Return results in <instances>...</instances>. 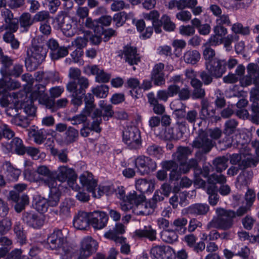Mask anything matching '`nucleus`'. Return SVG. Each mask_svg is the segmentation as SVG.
<instances>
[{
  "label": "nucleus",
  "instance_id": "obj_6",
  "mask_svg": "<svg viewBox=\"0 0 259 259\" xmlns=\"http://www.w3.org/2000/svg\"><path fill=\"white\" fill-rule=\"evenodd\" d=\"M226 182V178L225 176L220 174H213L208 179V183L210 184L207 187V193L209 195L208 201L212 206L215 205L219 200V196L218 194V188L215 184L219 183L224 184Z\"/></svg>",
  "mask_w": 259,
  "mask_h": 259
},
{
  "label": "nucleus",
  "instance_id": "obj_33",
  "mask_svg": "<svg viewBox=\"0 0 259 259\" xmlns=\"http://www.w3.org/2000/svg\"><path fill=\"white\" fill-rule=\"evenodd\" d=\"M174 132V128L169 127L161 128L160 130H157L156 132V137L159 139L164 140H178L180 139V134L175 137L172 134Z\"/></svg>",
  "mask_w": 259,
  "mask_h": 259
},
{
  "label": "nucleus",
  "instance_id": "obj_59",
  "mask_svg": "<svg viewBox=\"0 0 259 259\" xmlns=\"http://www.w3.org/2000/svg\"><path fill=\"white\" fill-rule=\"evenodd\" d=\"M213 168V166L210 164V163H204L201 168L200 166L199 168L196 169V177H199L200 176H202L203 178H208L210 176H209V173Z\"/></svg>",
  "mask_w": 259,
  "mask_h": 259
},
{
  "label": "nucleus",
  "instance_id": "obj_48",
  "mask_svg": "<svg viewBox=\"0 0 259 259\" xmlns=\"http://www.w3.org/2000/svg\"><path fill=\"white\" fill-rule=\"evenodd\" d=\"M210 106V103L208 99L205 98L201 100L200 102V109L199 111L200 119L203 121H206L207 119V116L210 115L209 112L207 110Z\"/></svg>",
  "mask_w": 259,
  "mask_h": 259
},
{
  "label": "nucleus",
  "instance_id": "obj_55",
  "mask_svg": "<svg viewBox=\"0 0 259 259\" xmlns=\"http://www.w3.org/2000/svg\"><path fill=\"white\" fill-rule=\"evenodd\" d=\"M162 148L155 144H152L147 146L146 153L151 156L159 158L163 154Z\"/></svg>",
  "mask_w": 259,
  "mask_h": 259
},
{
  "label": "nucleus",
  "instance_id": "obj_23",
  "mask_svg": "<svg viewBox=\"0 0 259 259\" xmlns=\"http://www.w3.org/2000/svg\"><path fill=\"white\" fill-rule=\"evenodd\" d=\"M1 172L8 181H16L21 174V170L14 167L9 161H6L2 165Z\"/></svg>",
  "mask_w": 259,
  "mask_h": 259
},
{
  "label": "nucleus",
  "instance_id": "obj_11",
  "mask_svg": "<svg viewBox=\"0 0 259 259\" xmlns=\"http://www.w3.org/2000/svg\"><path fill=\"white\" fill-rule=\"evenodd\" d=\"M22 220L29 227L39 229L44 225L45 220L43 216L32 210L23 212Z\"/></svg>",
  "mask_w": 259,
  "mask_h": 259
},
{
  "label": "nucleus",
  "instance_id": "obj_45",
  "mask_svg": "<svg viewBox=\"0 0 259 259\" xmlns=\"http://www.w3.org/2000/svg\"><path fill=\"white\" fill-rule=\"evenodd\" d=\"M78 137V132L73 127L69 126L65 133L64 142L66 145L70 144L77 140Z\"/></svg>",
  "mask_w": 259,
  "mask_h": 259
},
{
  "label": "nucleus",
  "instance_id": "obj_58",
  "mask_svg": "<svg viewBox=\"0 0 259 259\" xmlns=\"http://www.w3.org/2000/svg\"><path fill=\"white\" fill-rule=\"evenodd\" d=\"M0 61L3 65L1 69V72L3 76H7V73L10 70V67L13 65V60L10 57L5 56Z\"/></svg>",
  "mask_w": 259,
  "mask_h": 259
},
{
  "label": "nucleus",
  "instance_id": "obj_25",
  "mask_svg": "<svg viewBox=\"0 0 259 259\" xmlns=\"http://www.w3.org/2000/svg\"><path fill=\"white\" fill-rule=\"evenodd\" d=\"M90 223V212L78 211L73 220L74 227L78 230H85Z\"/></svg>",
  "mask_w": 259,
  "mask_h": 259
},
{
  "label": "nucleus",
  "instance_id": "obj_46",
  "mask_svg": "<svg viewBox=\"0 0 259 259\" xmlns=\"http://www.w3.org/2000/svg\"><path fill=\"white\" fill-rule=\"evenodd\" d=\"M115 191V188L113 185L99 186L95 192H93V196L96 198H100L103 194L110 195Z\"/></svg>",
  "mask_w": 259,
  "mask_h": 259
},
{
  "label": "nucleus",
  "instance_id": "obj_61",
  "mask_svg": "<svg viewBox=\"0 0 259 259\" xmlns=\"http://www.w3.org/2000/svg\"><path fill=\"white\" fill-rule=\"evenodd\" d=\"M231 30L235 34H240L243 35H247L250 33V29L248 26L243 27L240 23H236L232 25Z\"/></svg>",
  "mask_w": 259,
  "mask_h": 259
},
{
  "label": "nucleus",
  "instance_id": "obj_40",
  "mask_svg": "<svg viewBox=\"0 0 259 259\" xmlns=\"http://www.w3.org/2000/svg\"><path fill=\"white\" fill-rule=\"evenodd\" d=\"M156 231L153 229L151 226H145L143 229L137 230L135 231V235L139 237H146L150 241L156 239Z\"/></svg>",
  "mask_w": 259,
  "mask_h": 259
},
{
  "label": "nucleus",
  "instance_id": "obj_8",
  "mask_svg": "<svg viewBox=\"0 0 259 259\" xmlns=\"http://www.w3.org/2000/svg\"><path fill=\"white\" fill-rule=\"evenodd\" d=\"M133 206L130 209L137 215H148L151 214L155 208L150 206V201H145V197L143 194L132 196Z\"/></svg>",
  "mask_w": 259,
  "mask_h": 259
},
{
  "label": "nucleus",
  "instance_id": "obj_52",
  "mask_svg": "<svg viewBox=\"0 0 259 259\" xmlns=\"http://www.w3.org/2000/svg\"><path fill=\"white\" fill-rule=\"evenodd\" d=\"M61 197V192L56 188L52 190L50 193L49 198L47 199L49 206L51 207H55L60 201Z\"/></svg>",
  "mask_w": 259,
  "mask_h": 259
},
{
  "label": "nucleus",
  "instance_id": "obj_35",
  "mask_svg": "<svg viewBox=\"0 0 259 259\" xmlns=\"http://www.w3.org/2000/svg\"><path fill=\"white\" fill-rule=\"evenodd\" d=\"M252 177L251 171H243L238 175L236 182V186L238 189H241L244 187L248 186Z\"/></svg>",
  "mask_w": 259,
  "mask_h": 259
},
{
  "label": "nucleus",
  "instance_id": "obj_14",
  "mask_svg": "<svg viewBox=\"0 0 259 259\" xmlns=\"http://www.w3.org/2000/svg\"><path fill=\"white\" fill-rule=\"evenodd\" d=\"M214 144L215 142L208 138L207 134L202 131L193 141L192 146L202 150L205 153H208Z\"/></svg>",
  "mask_w": 259,
  "mask_h": 259
},
{
  "label": "nucleus",
  "instance_id": "obj_51",
  "mask_svg": "<svg viewBox=\"0 0 259 259\" xmlns=\"http://www.w3.org/2000/svg\"><path fill=\"white\" fill-rule=\"evenodd\" d=\"M68 54L67 48L64 46H59L52 52H50V56L52 60H58L64 57Z\"/></svg>",
  "mask_w": 259,
  "mask_h": 259
},
{
  "label": "nucleus",
  "instance_id": "obj_18",
  "mask_svg": "<svg viewBox=\"0 0 259 259\" xmlns=\"http://www.w3.org/2000/svg\"><path fill=\"white\" fill-rule=\"evenodd\" d=\"M108 220V215L103 211L90 212V224L96 229H101L105 227Z\"/></svg>",
  "mask_w": 259,
  "mask_h": 259
},
{
  "label": "nucleus",
  "instance_id": "obj_41",
  "mask_svg": "<svg viewBox=\"0 0 259 259\" xmlns=\"http://www.w3.org/2000/svg\"><path fill=\"white\" fill-rule=\"evenodd\" d=\"M229 158L226 156H218L215 158L212 162L213 168L217 172L221 173L228 166Z\"/></svg>",
  "mask_w": 259,
  "mask_h": 259
},
{
  "label": "nucleus",
  "instance_id": "obj_32",
  "mask_svg": "<svg viewBox=\"0 0 259 259\" xmlns=\"http://www.w3.org/2000/svg\"><path fill=\"white\" fill-rule=\"evenodd\" d=\"M199 118L200 116L197 111L196 109H192L187 112L185 120L178 121L177 122V124L180 126H183L186 128L187 122L189 124L192 125L194 127L196 122Z\"/></svg>",
  "mask_w": 259,
  "mask_h": 259
},
{
  "label": "nucleus",
  "instance_id": "obj_28",
  "mask_svg": "<svg viewBox=\"0 0 259 259\" xmlns=\"http://www.w3.org/2000/svg\"><path fill=\"white\" fill-rule=\"evenodd\" d=\"M87 69L92 75H96L95 81L99 83L108 82L111 78V75L106 73L103 69L98 65L89 66Z\"/></svg>",
  "mask_w": 259,
  "mask_h": 259
},
{
  "label": "nucleus",
  "instance_id": "obj_13",
  "mask_svg": "<svg viewBox=\"0 0 259 259\" xmlns=\"http://www.w3.org/2000/svg\"><path fill=\"white\" fill-rule=\"evenodd\" d=\"M206 69L215 76V79L221 78L227 70V61L214 58L210 62H205Z\"/></svg>",
  "mask_w": 259,
  "mask_h": 259
},
{
  "label": "nucleus",
  "instance_id": "obj_31",
  "mask_svg": "<svg viewBox=\"0 0 259 259\" xmlns=\"http://www.w3.org/2000/svg\"><path fill=\"white\" fill-rule=\"evenodd\" d=\"M74 200L70 198H66L60 203L59 208L60 210V217L63 219L70 216L71 210L74 207Z\"/></svg>",
  "mask_w": 259,
  "mask_h": 259
},
{
  "label": "nucleus",
  "instance_id": "obj_64",
  "mask_svg": "<svg viewBox=\"0 0 259 259\" xmlns=\"http://www.w3.org/2000/svg\"><path fill=\"white\" fill-rule=\"evenodd\" d=\"M24 175L25 179L30 182H41L42 180L40 178V175L37 172V169L35 170L26 169L24 171Z\"/></svg>",
  "mask_w": 259,
  "mask_h": 259
},
{
  "label": "nucleus",
  "instance_id": "obj_22",
  "mask_svg": "<svg viewBox=\"0 0 259 259\" xmlns=\"http://www.w3.org/2000/svg\"><path fill=\"white\" fill-rule=\"evenodd\" d=\"M37 172L40 175V178L42 179L41 182L50 188L55 187L54 171H51L46 165H40L37 167Z\"/></svg>",
  "mask_w": 259,
  "mask_h": 259
},
{
  "label": "nucleus",
  "instance_id": "obj_36",
  "mask_svg": "<svg viewBox=\"0 0 259 259\" xmlns=\"http://www.w3.org/2000/svg\"><path fill=\"white\" fill-rule=\"evenodd\" d=\"M85 107L83 112L87 114L89 117H92V114L96 110V105L94 103V96L92 94L88 93L84 95ZM97 109H96L97 110Z\"/></svg>",
  "mask_w": 259,
  "mask_h": 259
},
{
  "label": "nucleus",
  "instance_id": "obj_63",
  "mask_svg": "<svg viewBox=\"0 0 259 259\" xmlns=\"http://www.w3.org/2000/svg\"><path fill=\"white\" fill-rule=\"evenodd\" d=\"M11 121L12 123L22 127H26L30 124V120L28 118L21 115L20 113L15 117L12 118Z\"/></svg>",
  "mask_w": 259,
  "mask_h": 259
},
{
  "label": "nucleus",
  "instance_id": "obj_30",
  "mask_svg": "<svg viewBox=\"0 0 259 259\" xmlns=\"http://www.w3.org/2000/svg\"><path fill=\"white\" fill-rule=\"evenodd\" d=\"M104 236L105 237L113 240L116 244L121 245L120 252L122 253L125 254H128L130 253L131 247L128 243H126L125 238L117 237L112 232H106Z\"/></svg>",
  "mask_w": 259,
  "mask_h": 259
},
{
  "label": "nucleus",
  "instance_id": "obj_5",
  "mask_svg": "<svg viewBox=\"0 0 259 259\" xmlns=\"http://www.w3.org/2000/svg\"><path fill=\"white\" fill-rule=\"evenodd\" d=\"M47 243L51 249L61 251V254H66L70 251L68 247L67 238L63 234L62 230L55 229L48 236Z\"/></svg>",
  "mask_w": 259,
  "mask_h": 259
},
{
  "label": "nucleus",
  "instance_id": "obj_9",
  "mask_svg": "<svg viewBox=\"0 0 259 259\" xmlns=\"http://www.w3.org/2000/svg\"><path fill=\"white\" fill-rule=\"evenodd\" d=\"M55 185L56 181L61 182L67 181L69 185L73 184L77 179L74 170L66 166H60L56 170H54Z\"/></svg>",
  "mask_w": 259,
  "mask_h": 259
},
{
  "label": "nucleus",
  "instance_id": "obj_21",
  "mask_svg": "<svg viewBox=\"0 0 259 259\" xmlns=\"http://www.w3.org/2000/svg\"><path fill=\"white\" fill-rule=\"evenodd\" d=\"M58 27L62 29L63 33L67 36L71 37L74 35V31L72 30L73 21L68 17L64 15H58L56 18Z\"/></svg>",
  "mask_w": 259,
  "mask_h": 259
},
{
  "label": "nucleus",
  "instance_id": "obj_19",
  "mask_svg": "<svg viewBox=\"0 0 259 259\" xmlns=\"http://www.w3.org/2000/svg\"><path fill=\"white\" fill-rule=\"evenodd\" d=\"M1 15L5 22V25L3 26L4 29L16 32L18 29V20L14 18L11 11L4 9L1 11Z\"/></svg>",
  "mask_w": 259,
  "mask_h": 259
},
{
  "label": "nucleus",
  "instance_id": "obj_38",
  "mask_svg": "<svg viewBox=\"0 0 259 259\" xmlns=\"http://www.w3.org/2000/svg\"><path fill=\"white\" fill-rule=\"evenodd\" d=\"M209 209V206L204 203H196L190 205L187 208L188 213L194 215H204Z\"/></svg>",
  "mask_w": 259,
  "mask_h": 259
},
{
  "label": "nucleus",
  "instance_id": "obj_2",
  "mask_svg": "<svg viewBox=\"0 0 259 259\" xmlns=\"http://www.w3.org/2000/svg\"><path fill=\"white\" fill-rule=\"evenodd\" d=\"M89 85V80L85 77H81L77 81H70L67 84L66 89L71 94L70 103L74 106V112L82 104V98Z\"/></svg>",
  "mask_w": 259,
  "mask_h": 259
},
{
  "label": "nucleus",
  "instance_id": "obj_54",
  "mask_svg": "<svg viewBox=\"0 0 259 259\" xmlns=\"http://www.w3.org/2000/svg\"><path fill=\"white\" fill-rule=\"evenodd\" d=\"M34 205L36 209L41 213L47 211L49 206L47 199L41 196L36 197Z\"/></svg>",
  "mask_w": 259,
  "mask_h": 259
},
{
  "label": "nucleus",
  "instance_id": "obj_26",
  "mask_svg": "<svg viewBox=\"0 0 259 259\" xmlns=\"http://www.w3.org/2000/svg\"><path fill=\"white\" fill-rule=\"evenodd\" d=\"M122 54L124 56L125 62L131 65L137 64L140 61V57L136 47L127 45L123 48Z\"/></svg>",
  "mask_w": 259,
  "mask_h": 259
},
{
  "label": "nucleus",
  "instance_id": "obj_16",
  "mask_svg": "<svg viewBox=\"0 0 259 259\" xmlns=\"http://www.w3.org/2000/svg\"><path fill=\"white\" fill-rule=\"evenodd\" d=\"M2 147L5 153L15 152L21 155L25 153V147L23 144L22 140L18 137L13 138L10 142L2 143Z\"/></svg>",
  "mask_w": 259,
  "mask_h": 259
},
{
  "label": "nucleus",
  "instance_id": "obj_50",
  "mask_svg": "<svg viewBox=\"0 0 259 259\" xmlns=\"http://www.w3.org/2000/svg\"><path fill=\"white\" fill-rule=\"evenodd\" d=\"M162 240L168 243H172L178 240V236L174 230H165L161 233Z\"/></svg>",
  "mask_w": 259,
  "mask_h": 259
},
{
  "label": "nucleus",
  "instance_id": "obj_29",
  "mask_svg": "<svg viewBox=\"0 0 259 259\" xmlns=\"http://www.w3.org/2000/svg\"><path fill=\"white\" fill-rule=\"evenodd\" d=\"M190 85L193 88L191 97L194 100L205 99L206 95L205 90L203 88V82L200 80H195Z\"/></svg>",
  "mask_w": 259,
  "mask_h": 259
},
{
  "label": "nucleus",
  "instance_id": "obj_3",
  "mask_svg": "<svg viewBox=\"0 0 259 259\" xmlns=\"http://www.w3.org/2000/svg\"><path fill=\"white\" fill-rule=\"evenodd\" d=\"M217 217L209 223L211 227L227 231L232 228L235 218V211L222 207L216 208Z\"/></svg>",
  "mask_w": 259,
  "mask_h": 259
},
{
  "label": "nucleus",
  "instance_id": "obj_24",
  "mask_svg": "<svg viewBox=\"0 0 259 259\" xmlns=\"http://www.w3.org/2000/svg\"><path fill=\"white\" fill-rule=\"evenodd\" d=\"M27 131L29 137L32 138L34 142L38 145L44 143L49 135L47 130L45 128L38 129L35 126H31Z\"/></svg>",
  "mask_w": 259,
  "mask_h": 259
},
{
  "label": "nucleus",
  "instance_id": "obj_15",
  "mask_svg": "<svg viewBox=\"0 0 259 259\" xmlns=\"http://www.w3.org/2000/svg\"><path fill=\"white\" fill-rule=\"evenodd\" d=\"M98 243L91 237L84 238L81 242L79 259L87 257L96 252Z\"/></svg>",
  "mask_w": 259,
  "mask_h": 259
},
{
  "label": "nucleus",
  "instance_id": "obj_53",
  "mask_svg": "<svg viewBox=\"0 0 259 259\" xmlns=\"http://www.w3.org/2000/svg\"><path fill=\"white\" fill-rule=\"evenodd\" d=\"M13 31H7L3 35V39L7 42L11 44V47L13 49H17L19 48L20 43L18 40L15 38Z\"/></svg>",
  "mask_w": 259,
  "mask_h": 259
},
{
  "label": "nucleus",
  "instance_id": "obj_34",
  "mask_svg": "<svg viewBox=\"0 0 259 259\" xmlns=\"http://www.w3.org/2000/svg\"><path fill=\"white\" fill-rule=\"evenodd\" d=\"M192 151L187 147H180L177 152L173 154L175 159L180 163V167H182L188 159L189 155H191Z\"/></svg>",
  "mask_w": 259,
  "mask_h": 259
},
{
  "label": "nucleus",
  "instance_id": "obj_10",
  "mask_svg": "<svg viewBox=\"0 0 259 259\" xmlns=\"http://www.w3.org/2000/svg\"><path fill=\"white\" fill-rule=\"evenodd\" d=\"M135 164L138 171L142 175L148 174L156 170L157 164L151 158L140 156L135 160Z\"/></svg>",
  "mask_w": 259,
  "mask_h": 259
},
{
  "label": "nucleus",
  "instance_id": "obj_27",
  "mask_svg": "<svg viewBox=\"0 0 259 259\" xmlns=\"http://www.w3.org/2000/svg\"><path fill=\"white\" fill-rule=\"evenodd\" d=\"M79 180L82 185L93 195V192L96 190L95 188L97 187V181L94 179L92 174L84 171L80 176Z\"/></svg>",
  "mask_w": 259,
  "mask_h": 259
},
{
  "label": "nucleus",
  "instance_id": "obj_43",
  "mask_svg": "<svg viewBox=\"0 0 259 259\" xmlns=\"http://www.w3.org/2000/svg\"><path fill=\"white\" fill-rule=\"evenodd\" d=\"M199 162L197 159L193 158L189 159L188 161L183 164L182 167H180V169L183 172V174H187L189 172L191 169H193L194 175L196 176V169L199 168Z\"/></svg>",
  "mask_w": 259,
  "mask_h": 259
},
{
  "label": "nucleus",
  "instance_id": "obj_39",
  "mask_svg": "<svg viewBox=\"0 0 259 259\" xmlns=\"http://www.w3.org/2000/svg\"><path fill=\"white\" fill-rule=\"evenodd\" d=\"M0 79V88H3L4 91L15 90L20 87V83L17 80L12 79L9 76H3Z\"/></svg>",
  "mask_w": 259,
  "mask_h": 259
},
{
  "label": "nucleus",
  "instance_id": "obj_20",
  "mask_svg": "<svg viewBox=\"0 0 259 259\" xmlns=\"http://www.w3.org/2000/svg\"><path fill=\"white\" fill-rule=\"evenodd\" d=\"M114 192H115L117 197L122 200L120 203L121 209L124 211L130 210L133 206L131 202H133V200L131 198L132 196L136 195L137 194L136 193L134 192L126 196L124 188L122 186L118 187L117 190L115 189Z\"/></svg>",
  "mask_w": 259,
  "mask_h": 259
},
{
  "label": "nucleus",
  "instance_id": "obj_49",
  "mask_svg": "<svg viewBox=\"0 0 259 259\" xmlns=\"http://www.w3.org/2000/svg\"><path fill=\"white\" fill-rule=\"evenodd\" d=\"M52 104L50 106L48 105V103L46 104L45 107L51 110L52 112L56 111L59 108L65 107L68 104V100L66 98H62L58 100L56 102L54 99H51Z\"/></svg>",
  "mask_w": 259,
  "mask_h": 259
},
{
  "label": "nucleus",
  "instance_id": "obj_44",
  "mask_svg": "<svg viewBox=\"0 0 259 259\" xmlns=\"http://www.w3.org/2000/svg\"><path fill=\"white\" fill-rule=\"evenodd\" d=\"M33 17L29 13H23L19 18L20 26L24 29V30L27 31L31 26L34 23Z\"/></svg>",
  "mask_w": 259,
  "mask_h": 259
},
{
  "label": "nucleus",
  "instance_id": "obj_12",
  "mask_svg": "<svg viewBox=\"0 0 259 259\" xmlns=\"http://www.w3.org/2000/svg\"><path fill=\"white\" fill-rule=\"evenodd\" d=\"M101 116L102 111L100 110H95L91 117L93 120L91 126H89V124H84L80 130V135L83 137H87L89 136L91 131H95L98 133H100L101 128L100 127V125L102 122Z\"/></svg>",
  "mask_w": 259,
  "mask_h": 259
},
{
  "label": "nucleus",
  "instance_id": "obj_62",
  "mask_svg": "<svg viewBox=\"0 0 259 259\" xmlns=\"http://www.w3.org/2000/svg\"><path fill=\"white\" fill-rule=\"evenodd\" d=\"M14 231L20 244H24L26 241V236L24 232L23 228L19 223H17L14 225Z\"/></svg>",
  "mask_w": 259,
  "mask_h": 259
},
{
  "label": "nucleus",
  "instance_id": "obj_1",
  "mask_svg": "<svg viewBox=\"0 0 259 259\" xmlns=\"http://www.w3.org/2000/svg\"><path fill=\"white\" fill-rule=\"evenodd\" d=\"M197 0H170L166 5L169 10L177 8L180 12L176 15V18L183 22H188L191 19L192 15L190 11L185 10L186 8L191 10L195 16L200 15L203 12L201 6H197Z\"/></svg>",
  "mask_w": 259,
  "mask_h": 259
},
{
  "label": "nucleus",
  "instance_id": "obj_17",
  "mask_svg": "<svg viewBox=\"0 0 259 259\" xmlns=\"http://www.w3.org/2000/svg\"><path fill=\"white\" fill-rule=\"evenodd\" d=\"M46 90L45 85L41 83L35 84L31 93L32 99L38 100L39 103L44 106L48 103V105L50 106L52 102L48 95L46 93Z\"/></svg>",
  "mask_w": 259,
  "mask_h": 259
},
{
  "label": "nucleus",
  "instance_id": "obj_56",
  "mask_svg": "<svg viewBox=\"0 0 259 259\" xmlns=\"http://www.w3.org/2000/svg\"><path fill=\"white\" fill-rule=\"evenodd\" d=\"M238 122L234 119H231L226 121L224 133L226 135H230L234 134L238 125Z\"/></svg>",
  "mask_w": 259,
  "mask_h": 259
},
{
  "label": "nucleus",
  "instance_id": "obj_37",
  "mask_svg": "<svg viewBox=\"0 0 259 259\" xmlns=\"http://www.w3.org/2000/svg\"><path fill=\"white\" fill-rule=\"evenodd\" d=\"M169 253V248L165 246H155L151 250V254L157 259H168Z\"/></svg>",
  "mask_w": 259,
  "mask_h": 259
},
{
  "label": "nucleus",
  "instance_id": "obj_47",
  "mask_svg": "<svg viewBox=\"0 0 259 259\" xmlns=\"http://www.w3.org/2000/svg\"><path fill=\"white\" fill-rule=\"evenodd\" d=\"M200 58L199 53L196 50L188 51L184 55V60L187 63L195 64Z\"/></svg>",
  "mask_w": 259,
  "mask_h": 259
},
{
  "label": "nucleus",
  "instance_id": "obj_60",
  "mask_svg": "<svg viewBox=\"0 0 259 259\" xmlns=\"http://www.w3.org/2000/svg\"><path fill=\"white\" fill-rule=\"evenodd\" d=\"M199 77L201 82L205 85L210 84L213 82V79L215 78V75L206 69L200 72Z\"/></svg>",
  "mask_w": 259,
  "mask_h": 259
},
{
  "label": "nucleus",
  "instance_id": "obj_4",
  "mask_svg": "<svg viewBox=\"0 0 259 259\" xmlns=\"http://www.w3.org/2000/svg\"><path fill=\"white\" fill-rule=\"evenodd\" d=\"M47 51L39 46H32L27 49L25 57V64L27 69L30 71L36 70L45 61Z\"/></svg>",
  "mask_w": 259,
  "mask_h": 259
},
{
  "label": "nucleus",
  "instance_id": "obj_42",
  "mask_svg": "<svg viewBox=\"0 0 259 259\" xmlns=\"http://www.w3.org/2000/svg\"><path fill=\"white\" fill-rule=\"evenodd\" d=\"M187 223V219L181 217L175 219L171 223V226L174 228L175 231L180 234H184L187 231L186 225Z\"/></svg>",
  "mask_w": 259,
  "mask_h": 259
},
{
  "label": "nucleus",
  "instance_id": "obj_7",
  "mask_svg": "<svg viewBox=\"0 0 259 259\" xmlns=\"http://www.w3.org/2000/svg\"><path fill=\"white\" fill-rule=\"evenodd\" d=\"M123 140L131 149H139L141 144L140 132L136 126H128L123 131Z\"/></svg>",
  "mask_w": 259,
  "mask_h": 259
},
{
  "label": "nucleus",
  "instance_id": "obj_57",
  "mask_svg": "<svg viewBox=\"0 0 259 259\" xmlns=\"http://www.w3.org/2000/svg\"><path fill=\"white\" fill-rule=\"evenodd\" d=\"M109 88L105 84L98 85L92 90V92L96 97L104 98H106L108 94Z\"/></svg>",
  "mask_w": 259,
  "mask_h": 259
}]
</instances>
